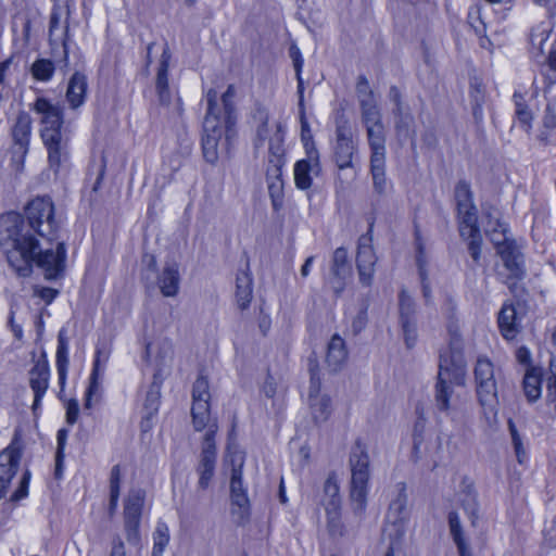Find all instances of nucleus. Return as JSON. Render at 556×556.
<instances>
[{
  "instance_id": "79ce46f5",
  "label": "nucleus",
  "mask_w": 556,
  "mask_h": 556,
  "mask_svg": "<svg viewBox=\"0 0 556 556\" xmlns=\"http://www.w3.org/2000/svg\"><path fill=\"white\" fill-rule=\"evenodd\" d=\"M513 100L516 106L515 113L519 124L526 131H529L531 128L532 112L529 110L525 97L519 92H515Z\"/></svg>"
},
{
  "instance_id": "c756f323",
  "label": "nucleus",
  "mask_w": 556,
  "mask_h": 556,
  "mask_svg": "<svg viewBox=\"0 0 556 556\" xmlns=\"http://www.w3.org/2000/svg\"><path fill=\"white\" fill-rule=\"evenodd\" d=\"M448 528L459 556H472L469 544L465 539L460 518L456 511H451L448 514Z\"/></svg>"
},
{
  "instance_id": "5fc2aeb1",
  "label": "nucleus",
  "mask_w": 556,
  "mask_h": 556,
  "mask_svg": "<svg viewBox=\"0 0 556 556\" xmlns=\"http://www.w3.org/2000/svg\"><path fill=\"white\" fill-rule=\"evenodd\" d=\"M140 521L141 520H124V529L128 543L137 545L140 542Z\"/></svg>"
},
{
  "instance_id": "39448f33",
  "label": "nucleus",
  "mask_w": 556,
  "mask_h": 556,
  "mask_svg": "<svg viewBox=\"0 0 556 556\" xmlns=\"http://www.w3.org/2000/svg\"><path fill=\"white\" fill-rule=\"evenodd\" d=\"M254 119L258 122L254 143L255 148L263 147L265 141H268V173L273 169L274 174L278 176L280 168L283 165L285 157V127L280 122L269 125L268 111L262 106L255 110Z\"/></svg>"
},
{
  "instance_id": "338daca9",
  "label": "nucleus",
  "mask_w": 556,
  "mask_h": 556,
  "mask_svg": "<svg viewBox=\"0 0 556 556\" xmlns=\"http://www.w3.org/2000/svg\"><path fill=\"white\" fill-rule=\"evenodd\" d=\"M367 323V313L366 309L361 311L356 317L353 319L352 328L355 333L361 332Z\"/></svg>"
},
{
  "instance_id": "bf43d9fd",
  "label": "nucleus",
  "mask_w": 556,
  "mask_h": 556,
  "mask_svg": "<svg viewBox=\"0 0 556 556\" xmlns=\"http://www.w3.org/2000/svg\"><path fill=\"white\" fill-rule=\"evenodd\" d=\"M121 491V467L119 465L113 466L110 476V493L113 497L119 496Z\"/></svg>"
},
{
  "instance_id": "09e8293b",
  "label": "nucleus",
  "mask_w": 556,
  "mask_h": 556,
  "mask_svg": "<svg viewBox=\"0 0 556 556\" xmlns=\"http://www.w3.org/2000/svg\"><path fill=\"white\" fill-rule=\"evenodd\" d=\"M455 200L457 207L473 204L470 185L465 180H460L457 182L455 187Z\"/></svg>"
},
{
  "instance_id": "69168bd1",
  "label": "nucleus",
  "mask_w": 556,
  "mask_h": 556,
  "mask_svg": "<svg viewBox=\"0 0 556 556\" xmlns=\"http://www.w3.org/2000/svg\"><path fill=\"white\" fill-rule=\"evenodd\" d=\"M546 400L556 402V375H549L546 379Z\"/></svg>"
},
{
  "instance_id": "9b49d317",
  "label": "nucleus",
  "mask_w": 556,
  "mask_h": 556,
  "mask_svg": "<svg viewBox=\"0 0 556 556\" xmlns=\"http://www.w3.org/2000/svg\"><path fill=\"white\" fill-rule=\"evenodd\" d=\"M359 109L361 119L366 128L369 149L386 147V129L377 100L370 102L362 101Z\"/></svg>"
},
{
  "instance_id": "052dcab7",
  "label": "nucleus",
  "mask_w": 556,
  "mask_h": 556,
  "mask_svg": "<svg viewBox=\"0 0 556 556\" xmlns=\"http://www.w3.org/2000/svg\"><path fill=\"white\" fill-rule=\"evenodd\" d=\"M190 151H191L190 146L186 144V146H184L182 151L180 153L175 154L172 157H169V160H168L169 166L172 167V169L174 172L178 170L182 166V161L187 156H189Z\"/></svg>"
},
{
  "instance_id": "9d476101",
  "label": "nucleus",
  "mask_w": 556,
  "mask_h": 556,
  "mask_svg": "<svg viewBox=\"0 0 556 556\" xmlns=\"http://www.w3.org/2000/svg\"><path fill=\"white\" fill-rule=\"evenodd\" d=\"M496 249L505 270L498 274L504 278L503 282L511 291H515L517 282L522 280L526 275L523 255L513 241L496 247Z\"/></svg>"
},
{
  "instance_id": "c85d7f7f",
  "label": "nucleus",
  "mask_w": 556,
  "mask_h": 556,
  "mask_svg": "<svg viewBox=\"0 0 556 556\" xmlns=\"http://www.w3.org/2000/svg\"><path fill=\"white\" fill-rule=\"evenodd\" d=\"M108 358H109V353H104L101 349H97L92 371H91V375L89 378V387L86 391V403H85L86 407L91 406L92 396L98 395L100 392V387H101L100 365H101L102 361H103V364H105Z\"/></svg>"
},
{
  "instance_id": "f03ea898",
  "label": "nucleus",
  "mask_w": 556,
  "mask_h": 556,
  "mask_svg": "<svg viewBox=\"0 0 556 556\" xmlns=\"http://www.w3.org/2000/svg\"><path fill=\"white\" fill-rule=\"evenodd\" d=\"M31 109L41 115L40 135L48 151L50 168L56 174L68 161V139L62 134L63 110L46 98H37Z\"/></svg>"
},
{
  "instance_id": "1a4fd4ad",
  "label": "nucleus",
  "mask_w": 556,
  "mask_h": 556,
  "mask_svg": "<svg viewBox=\"0 0 556 556\" xmlns=\"http://www.w3.org/2000/svg\"><path fill=\"white\" fill-rule=\"evenodd\" d=\"M332 153L333 162L339 170L354 168V160L357 157L358 146L353 140V134L348 122L337 124Z\"/></svg>"
},
{
  "instance_id": "412c9836",
  "label": "nucleus",
  "mask_w": 556,
  "mask_h": 556,
  "mask_svg": "<svg viewBox=\"0 0 556 556\" xmlns=\"http://www.w3.org/2000/svg\"><path fill=\"white\" fill-rule=\"evenodd\" d=\"M330 285L337 295H340L345 287V279L351 274V265L348 258L346 249L340 247L332 255L330 267Z\"/></svg>"
},
{
  "instance_id": "a19ab883",
  "label": "nucleus",
  "mask_w": 556,
  "mask_h": 556,
  "mask_svg": "<svg viewBox=\"0 0 556 556\" xmlns=\"http://www.w3.org/2000/svg\"><path fill=\"white\" fill-rule=\"evenodd\" d=\"M168 543V526L164 521H159L153 532V549L151 556H163V553L166 549Z\"/></svg>"
},
{
  "instance_id": "0eeeda50",
  "label": "nucleus",
  "mask_w": 556,
  "mask_h": 556,
  "mask_svg": "<svg viewBox=\"0 0 556 556\" xmlns=\"http://www.w3.org/2000/svg\"><path fill=\"white\" fill-rule=\"evenodd\" d=\"M207 110L203 122L202 150L206 162L214 164L218 160V142L223 136L224 119L216 113L217 91L206 93Z\"/></svg>"
},
{
  "instance_id": "473e14b6",
  "label": "nucleus",
  "mask_w": 556,
  "mask_h": 556,
  "mask_svg": "<svg viewBox=\"0 0 556 556\" xmlns=\"http://www.w3.org/2000/svg\"><path fill=\"white\" fill-rule=\"evenodd\" d=\"M253 298L252 277L248 271H240L236 278V299L239 307L245 309Z\"/></svg>"
},
{
  "instance_id": "a878e982",
  "label": "nucleus",
  "mask_w": 556,
  "mask_h": 556,
  "mask_svg": "<svg viewBox=\"0 0 556 556\" xmlns=\"http://www.w3.org/2000/svg\"><path fill=\"white\" fill-rule=\"evenodd\" d=\"M87 92V78L81 73H74L71 77L67 90L66 100L72 109H77L84 104Z\"/></svg>"
},
{
  "instance_id": "864d4df0",
  "label": "nucleus",
  "mask_w": 556,
  "mask_h": 556,
  "mask_svg": "<svg viewBox=\"0 0 556 556\" xmlns=\"http://www.w3.org/2000/svg\"><path fill=\"white\" fill-rule=\"evenodd\" d=\"M401 327L403 331V337L405 344L408 349H412L415 346L417 342V325L416 320H407V321H401Z\"/></svg>"
},
{
  "instance_id": "a18cd8bd",
  "label": "nucleus",
  "mask_w": 556,
  "mask_h": 556,
  "mask_svg": "<svg viewBox=\"0 0 556 556\" xmlns=\"http://www.w3.org/2000/svg\"><path fill=\"white\" fill-rule=\"evenodd\" d=\"M54 70L53 62L48 59H38L30 67L33 77L40 81H49L53 76Z\"/></svg>"
},
{
  "instance_id": "c9c22d12",
  "label": "nucleus",
  "mask_w": 556,
  "mask_h": 556,
  "mask_svg": "<svg viewBox=\"0 0 556 556\" xmlns=\"http://www.w3.org/2000/svg\"><path fill=\"white\" fill-rule=\"evenodd\" d=\"M407 519V495L403 489L389 506L388 520L394 526H404Z\"/></svg>"
},
{
  "instance_id": "4be33fe9",
  "label": "nucleus",
  "mask_w": 556,
  "mask_h": 556,
  "mask_svg": "<svg viewBox=\"0 0 556 556\" xmlns=\"http://www.w3.org/2000/svg\"><path fill=\"white\" fill-rule=\"evenodd\" d=\"M49 365L47 361H38L29 371V384L34 392L33 410L36 412L40 407L49 386Z\"/></svg>"
},
{
  "instance_id": "dca6fc26",
  "label": "nucleus",
  "mask_w": 556,
  "mask_h": 556,
  "mask_svg": "<svg viewBox=\"0 0 556 556\" xmlns=\"http://www.w3.org/2000/svg\"><path fill=\"white\" fill-rule=\"evenodd\" d=\"M294 184L300 190H307L312 187L313 176H319L321 164L318 151L312 147L307 149L306 157L294 164Z\"/></svg>"
},
{
  "instance_id": "c03bdc74",
  "label": "nucleus",
  "mask_w": 556,
  "mask_h": 556,
  "mask_svg": "<svg viewBox=\"0 0 556 556\" xmlns=\"http://www.w3.org/2000/svg\"><path fill=\"white\" fill-rule=\"evenodd\" d=\"M400 323L416 320V306L413 298L403 289L399 294Z\"/></svg>"
},
{
  "instance_id": "7c9ffc66",
  "label": "nucleus",
  "mask_w": 556,
  "mask_h": 556,
  "mask_svg": "<svg viewBox=\"0 0 556 556\" xmlns=\"http://www.w3.org/2000/svg\"><path fill=\"white\" fill-rule=\"evenodd\" d=\"M488 218L485 225V232L490 237L495 247L510 242L506 237V225L503 224L497 217L496 211H488L485 214Z\"/></svg>"
},
{
  "instance_id": "6e6d98bb",
  "label": "nucleus",
  "mask_w": 556,
  "mask_h": 556,
  "mask_svg": "<svg viewBox=\"0 0 556 556\" xmlns=\"http://www.w3.org/2000/svg\"><path fill=\"white\" fill-rule=\"evenodd\" d=\"M388 97L390 101L393 103V110L392 113L394 117H400L402 119L403 114V101H402V93L400 89L396 86H391Z\"/></svg>"
},
{
  "instance_id": "4d7b16f0",
  "label": "nucleus",
  "mask_w": 556,
  "mask_h": 556,
  "mask_svg": "<svg viewBox=\"0 0 556 556\" xmlns=\"http://www.w3.org/2000/svg\"><path fill=\"white\" fill-rule=\"evenodd\" d=\"M468 18L477 35L482 36L485 31V24L480 16V8L478 5L470 9Z\"/></svg>"
},
{
  "instance_id": "13d9d810",
  "label": "nucleus",
  "mask_w": 556,
  "mask_h": 556,
  "mask_svg": "<svg viewBox=\"0 0 556 556\" xmlns=\"http://www.w3.org/2000/svg\"><path fill=\"white\" fill-rule=\"evenodd\" d=\"M299 117L301 123V139L304 142V146L306 147V150L308 148V142L312 140V132L311 127L306 118L305 109L299 110Z\"/></svg>"
},
{
  "instance_id": "f8f14e48",
  "label": "nucleus",
  "mask_w": 556,
  "mask_h": 556,
  "mask_svg": "<svg viewBox=\"0 0 556 556\" xmlns=\"http://www.w3.org/2000/svg\"><path fill=\"white\" fill-rule=\"evenodd\" d=\"M22 457V440L15 432L11 443L0 453V500L5 496L12 478L16 475Z\"/></svg>"
},
{
  "instance_id": "4468645a",
  "label": "nucleus",
  "mask_w": 556,
  "mask_h": 556,
  "mask_svg": "<svg viewBox=\"0 0 556 556\" xmlns=\"http://www.w3.org/2000/svg\"><path fill=\"white\" fill-rule=\"evenodd\" d=\"M311 386L308 391V406L312 419L315 425L326 422L331 413V399L328 394L320 393V380L316 376L315 368L311 364Z\"/></svg>"
},
{
  "instance_id": "3c124183",
  "label": "nucleus",
  "mask_w": 556,
  "mask_h": 556,
  "mask_svg": "<svg viewBox=\"0 0 556 556\" xmlns=\"http://www.w3.org/2000/svg\"><path fill=\"white\" fill-rule=\"evenodd\" d=\"M465 240L468 241V252L473 260V262L478 263L481 256V244L482 238L480 235V230L472 232L471 235L462 236Z\"/></svg>"
},
{
  "instance_id": "20e7f679",
  "label": "nucleus",
  "mask_w": 556,
  "mask_h": 556,
  "mask_svg": "<svg viewBox=\"0 0 556 556\" xmlns=\"http://www.w3.org/2000/svg\"><path fill=\"white\" fill-rule=\"evenodd\" d=\"M11 216L13 215L10 214L2 219V224L7 225V233L8 228L12 226L10 222H7V219ZM15 216L21 220V223L25 225V229L30 233L31 231L37 232L49 243H52V241L56 239L60 222L55 217V206L51 198L37 197L28 202L27 206L25 207V216L27 223L21 219L20 216Z\"/></svg>"
},
{
  "instance_id": "cd10ccee",
  "label": "nucleus",
  "mask_w": 556,
  "mask_h": 556,
  "mask_svg": "<svg viewBox=\"0 0 556 556\" xmlns=\"http://www.w3.org/2000/svg\"><path fill=\"white\" fill-rule=\"evenodd\" d=\"M146 492L141 489L129 491L124 504V520H141Z\"/></svg>"
},
{
  "instance_id": "6ab92c4d",
  "label": "nucleus",
  "mask_w": 556,
  "mask_h": 556,
  "mask_svg": "<svg viewBox=\"0 0 556 556\" xmlns=\"http://www.w3.org/2000/svg\"><path fill=\"white\" fill-rule=\"evenodd\" d=\"M370 241L368 238L362 237L358 242V250L356 256V266L359 276V281L363 286L369 287L372 283L375 274V264L377 257L372 247L367 243Z\"/></svg>"
},
{
  "instance_id": "e433bc0d",
  "label": "nucleus",
  "mask_w": 556,
  "mask_h": 556,
  "mask_svg": "<svg viewBox=\"0 0 556 556\" xmlns=\"http://www.w3.org/2000/svg\"><path fill=\"white\" fill-rule=\"evenodd\" d=\"M236 96V89L233 85H229L227 90L222 96L223 114L217 106L216 113L224 119L225 127L229 130L236 123V110L233 105V98Z\"/></svg>"
},
{
  "instance_id": "8fccbe9b",
  "label": "nucleus",
  "mask_w": 556,
  "mask_h": 556,
  "mask_svg": "<svg viewBox=\"0 0 556 556\" xmlns=\"http://www.w3.org/2000/svg\"><path fill=\"white\" fill-rule=\"evenodd\" d=\"M356 96H357L358 104H361L362 101L370 102V101L377 100L375 97V93L369 85L368 79L364 75H361L357 78Z\"/></svg>"
},
{
  "instance_id": "b1692460",
  "label": "nucleus",
  "mask_w": 556,
  "mask_h": 556,
  "mask_svg": "<svg viewBox=\"0 0 556 556\" xmlns=\"http://www.w3.org/2000/svg\"><path fill=\"white\" fill-rule=\"evenodd\" d=\"M497 323L502 336L508 341L514 340L520 331V318L513 304L502 306Z\"/></svg>"
},
{
  "instance_id": "bb28decb",
  "label": "nucleus",
  "mask_w": 556,
  "mask_h": 556,
  "mask_svg": "<svg viewBox=\"0 0 556 556\" xmlns=\"http://www.w3.org/2000/svg\"><path fill=\"white\" fill-rule=\"evenodd\" d=\"M346 358L348 351L345 348L344 340L338 334L332 336L330 342L328 343L326 355V362L328 367L332 371H337L345 363Z\"/></svg>"
},
{
  "instance_id": "e2e57ef3",
  "label": "nucleus",
  "mask_w": 556,
  "mask_h": 556,
  "mask_svg": "<svg viewBox=\"0 0 556 556\" xmlns=\"http://www.w3.org/2000/svg\"><path fill=\"white\" fill-rule=\"evenodd\" d=\"M78 413H79V406H78L77 401L71 400L67 403V407H66V421L70 425H74L77 421Z\"/></svg>"
},
{
  "instance_id": "f704fd0d",
  "label": "nucleus",
  "mask_w": 556,
  "mask_h": 556,
  "mask_svg": "<svg viewBox=\"0 0 556 556\" xmlns=\"http://www.w3.org/2000/svg\"><path fill=\"white\" fill-rule=\"evenodd\" d=\"M460 236L471 235L480 230L478 227L477 207L475 204L457 207Z\"/></svg>"
},
{
  "instance_id": "ea45409f",
  "label": "nucleus",
  "mask_w": 556,
  "mask_h": 556,
  "mask_svg": "<svg viewBox=\"0 0 556 556\" xmlns=\"http://www.w3.org/2000/svg\"><path fill=\"white\" fill-rule=\"evenodd\" d=\"M549 36V29L547 26L541 24L531 29L529 36L530 51L534 56H539L544 53V45Z\"/></svg>"
},
{
  "instance_id": "72a5a7b5",
  "label": "nucleus",
  "mask_w": 556,
  "mask_h": 556,
  "mask_svg": "<svg viewBox=\"0 0 556 556\" xmlns=\"http://www.w3.org/2000/svg\"><path fill=\"white\" fill-rule=\"evenodd\" d=\"M192 424L197 431L207 428L208 432L213 426L218 429L217 422L211 418L210 403H192L191 407Z\"/></svg>"
},
{
  "instance_id": "f257e3e1",
  "label": "nucleus",
  "mask_w": 556,
  "mask_h": 556,
  "mask_svg": "<svg viewBox=\"0 0 556 556\" xmlns=\"http://www.w3.org/2000/svg\"><path fill=\"white\" fill-rule=\"evenodd\" d=\"M11 223L8 237H3L9 265L22 277L31 274L36 264L45 271L48 279L56 278L65 267L66 249L64 242L55 248H41L38 240L25 229V225L16 216L7 219Z\"/></svg>"
},
{
  "instance_id": "423d86ee",
  "label": "nucleus",
  "mask_w": 556,
  "mask_h": 556,
  "mask_svg": "<svg viewBox=\"0 0 556 556\" xmlns=\"http://www.w3.org/2000/svg\"><path fill=\"white\" fill-rule=\"evenodd\" d=\"M349 464L351 468V501L353 509L361 515L366 506L370 459L366 445L356 440L352 446Z\"/></svg>"
},
{
  "instance_id": "4c0bfd02",
  "label": "nucleus",
  "mask_w": 556,
  "mask_h": 556,
  "mask_svg": "<svg viewBox=\"0 0 556 556\" xmlns=\"http://www.w3.org/2000/svg\"><path fill=\"white\" fill-rule=\"evenodd\" d=\"M68 343L67 339L63 336V332L60 331L58 337V348H56V369L59 374V380L61 383H64L67 372L68 366Z\"/></svg>"
},
{
  "instance_id": "ddd939ff",
  "label": "nucleus",
  "mask_w": 556,
  "mask_h": 556,
  "mask_svg": "<svg viewBox=\"0 0 556 556\" xmlns=\"http://www.w3.org/2000/svg\"><path fill=\"white\" fill-rule=\"evenodd\" d=\"M216 426H213L208 432L205 433L200 460L197 466V473L199 475L198 486L202 490L208 488L215 472L216 465V445H215Z\"/></svg>"
},
{
  "instance_id": "603ef678",
  "label": "nucleus",
  "mask_w": 556,
  "mask_h": 556,
  "mask_svg": "<svg viewBox=\"0 0 556 556\" xmlns=\"http://www.w3.org/2000/svg\"><path fill=\"white\" fill-rule=\"evenodd\" d=\"M281 174V170L279 172L278 176L274 174L273 169L268 173V176H274L277 180L273 181L268 185V192L273 201V206L275 210H279L281 206V189H282V181L279 180V176Z\"/></svg>"
},
{
  "instance_id": "f3484780",
  "label": "nucleus",
  "mask_w": 556,
  "mask_h": 556,
  "mask_svg": "<svg viewBox=\"0 0 556 556\" xmlns=\"http://www.w3.org/2000/svg\"><path fill=\"white\" fill-rule=\"evenodd\" d=\"M386 147L370 149L369 169L372 188L379 197H384L392 187L386 175Z\"/></svg>"
},
{
  "instance_id": "49530a36",
  "label": "nucleus",
  "mask_w": 556,
  "mask_h": 556,
  "mask_svg": "<svg viewBox=\"0 0 556 556\" xmlns=\"http://www.w3.org/2000/svg\"><path fill=\"white\" fill-rule=\"evenodd\" d=\"M210 384L206 377L200 375L192 387V403H210Z\"/></svg>"
},
{
  "instance_id": "de8ad7c7",
  "label": "nucleus",
  "mask_w": 556,
  "mask_h": 556,
  "mask_svg": "<svg viewBox=\"0 0 556 556\" xmlns=\"http://www.w3.org/2000/svg\"><path fill=\"white\" fill-rule=\"evenodd\" d=\"M326 513L329 533L332 536H342L344 527L341 522V508H336V506L332 505L331 509H326Z\"/></svg>"
},
{
  "instance_id": "2f4dec72",
  "label": "nucleus",
  "mask_w": 556,
  "mask_h": 556,
  "mask_svg": "<svg viewBox=\"0 0 556 556\" xmlns=\"http://www.w3.org/2000/svg\"><path fill=\"white\" fill-rule=\"evenodd\" d=\"M542 369L529 367L523 377V391L529 402H535L541 396Z\"/></svg>"
},
{
  "instance_id": "2eb2a0df",
  "label": "nucleus",
  "mask_w": 556,
  "mask_h": 556,
  "mask_svg": "<svg viewBox=\"0 0 556 556\" xmlns=\"http://www.w3.org/2000/svg\"><path fill=\"white\" fill-rule=\"evenodd\" d=\"M242 467L241 460L238 467L232 468L230 478L231 514L238 523L245 522L250 511V502L242 481Z\"/></svg>"
},
{
  "instance_id": "a211bd4d",
  "label": "nucleus",
  "mask_w": 556,
  "mask_h": 556,
  "mask_svg": "<svg viewBox=\"0 0 556 556\" xmlns=\"http://www.w3.org/2000/svg\"><path fill=\"white\" fill-rule=\"evenodd\" d=\"M163 377L161 370H157L153 375V381L151 382L143 402V416L140 422L142 431H148L152 428V418L157 414L161 403V388Z\"/></svg>"
},
{
  "instance_id": "774afa93",
  "label": "nucleus",
  "mask_w": 556,
  "mask_h": 556,
  "mask_svg": "<svg viewBox=\"0 0 556 556\" xmlns=\"http://www.w3.org/2000/svg\"><path fill=\"white\" fill-rule=\"evenodd\" d=\"M36 294L42 299L46 303H51L58 294V291L52 288L43 287L36 290Z\"/></svg>"
},
{
  "instance_id": "37998d69",
  "label": "nucleus",
  "mask_w": 556,
  "mask_h": 556,
  "mask_svg": "<svg viewBox=\"0 0 556 556\" xmlns=\"http://www.w3.org/2000/svg\"><path fill=\"white\" fill-rule=\"evenodd\" d=\"M470 99L473 118L477 123H481L483 119L484 88L478 81L470 85Z\"/></svg>"
},
{
  "instance_id": "0e129e2a",
  "label": "nucleus",
  "mask_w": 556,
  "mask_h": 556,
  "mask_svg": "<svg viewBox=\"0 0 556 556\" xmlns=\"http://www.w3.org/2000/svg\"><path fill=\"white\" fill-rule=\"evenodd\" d=\"M290 58L292 59L295 74L302 73V67H303L304 61H303L301 51L298 47L292 46L290 48Z\"/></svg>"
},
{
  "instance_id": "7ed1b4c3",
  "label": "nucleus",
  "mask_w": 556,
  "mask_h": 556,
  "mask_svg": "<svg viewBox=\"0 0 556 556\" xmlns=\"http://www.w3.org/2000/svg\"><path fill=\"white\" fill-rule=\"evenodd\" d=\"M467 372L462 338L451 336L446 350L440 354L438 382L435 386V403L440 410H447L452 395V384L463 386Z\"/></svg>"
},
{
  "instance_id": "58836bf2",
  "label": "nucleus",
  "mask_w": 556,
  "mask_h": 556,
  "mask_svg": "<svg viewBox=\"0 0 556 556\" xmlns=\"http://www.w3.org/2000/svg\"><path fill=\"white\" fill-rule=\"evenodd\" d=\"M340 488L337 482L334 475H330L324 484V505L325 509H331L332 505L336 508H341V497H340Z\"/></svg>"
},
{
  "instance_id": "6e6552de",
  "label": "nucleus",
  "mask_w": 556,
  "mask_h": 556,
  "mask_svg": "<svg viewBox=\"0 0 556 556\" xmlns=\"http://www.w3.org/2000/svg\"><path fill=\"white\" fill-rule=\"evenodd\" d=\"M473 377L480 405L485 412L494 413L498 401L493 363L488 357H478L473 368Z\"/></svg>"
},
{
  "instance_id": "680f3d73",
  "label": "nucleus",
  "mask_w": 556,
  "mask_h": 556,
  "mask_svg": "<svg viewBox=\"0 0 556 556\" xmlns=\"http://www.w3.org/2000/svg\"><path fill=\"white\" fill-rule=\"evenodd\" d=\"M28 482L29 472L26 471L21 480L18 489L11 496L12 502H17L27 495Z\"/></svg>"
},
{
  "instance_id": "393cba45",
  "label": "nucleus",
  "mask_w": 556,
  "mask_h": 556,
  "mask_svg": "<svg viewBox=\"0 0 556 556\" xmlns=\"http://www.w3.org/2000/svg\"><path fill=\"white\" fill-rule=\"evenodd\" d=\"M179 282L180 276L178 265L175 263H167L157 277V285L161 293L166 298L176 296L179 291Z\"/></svg>"
},
{
  "instance_id": "aec40b11",
  "label": "nucleus",
  "mask_w": 556,
  "mask_h": 556,
  "mask_svg": "<svg viewBox=\"0 0 556 556\" xmlns=\"http://www.w3.org/2000/svg\"><path fill=\"white\" fill-rule=\"evenodd\" d=\"M31 131V117L26 112L17 115L16 122L12 128V138L14 141L13 155L22 162L28 152L29 137Z\"/></svg>"
},
{
  "instance_id": "5701e85b",
  "label": "nucleus",
  "mask_w": 556,
  "mask_h": 556,
  "mask_svg": "<svg viewBox=\"0 0 556 556\" xmlns=\"http://www.w3.org/2000/svg\"><path fill=\"white\" fill-rule=\"evenodd\" d=\"M172 59L169 47L166 45L161 54L160 64L156 72L155 89L159 101L162 105H169L172 93L168 85V67Z\"/></svg>"
}]
</instances>
